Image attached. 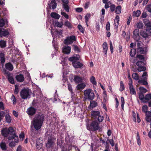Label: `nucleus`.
<instances>
[{
	"instance_id": "nucleus-5",
	"label": "nucleus",
	"mask_w": 151,
	"mask_h": 151,
	"mask_svg": "<svg viewBox=\"0 0 151 151\" xmlns=\"http://www.w3.org/2000/svg\"><path fill=\"white\" fill-rule=\"evenodd\" d=\"M84 94L86 99L93 100L94 99L95 94L93 91L91 89H86L84 91Z\"/></svg>"
},
{
	"instance_id": "nucleus-53",
	"label": "nucleus",
	"mask_w": 151,
	"mask_h": 151,
	"mask_svg": "<svg viewBox=\"0 0 151 151\" xmlns=\"http://www.w3.org/2000/svg\"><path fill=\"white\" fill-rule=\"evenodd\" d=\"M121 107L122 109H124V98L123 97H121Z\"/></svg>"
},
{
	"instance_id": "nucleus-28",
	"label": "nucleus",
	"mask_w": 151,
	"mask_h": 151,
	"mask_svg": "<svg viewBox=\"0 0 151 151\" xmlns=\"http://www.w3.org/2000/svg\"><path fill=\"white\" fill-rule=\"evenodd\" d=\"M103 52L105 55H106L108 50L107 44L106 42H104L102 45Z\"/></svg>"
},
{
	"instance_id": "nucleus-41",
	"label": "nucleus",
	"mask_w": 151,
	"mask_h": 151,
	"mask_svg": "<svg viewBox=\"0 0 151 151\" xmlns=\"http://www.w3.org/2000/svg\"><path fill=\"white\" fill-rule=\"evenodd\" d=\"M90 81L92 84L95 85H96L97 84L95 78L93 76H92L91 77L90 79Z\"/></svg>"
},
{
	"instance_id": "nucleus-55",
	"label": "nucleus",
	"mask_w": 151,
	"mask_h": 151,
	"mask_svg": "<svg viewBox=\"0 0 151 151\" xmlns=\"http://www.w3.org/2000/svg\"><path fill=\"white\" fill-rule=\"evenodd\" d=\"M139 89L140 91L142 93H145L147 92V90L145 88L142 87H140Z\"/></svg>"
},
{
	"instance_id": "nucleus-44",
	"label": "nucleus",
	"mask_w": 151,
	"mask_h": 151,
	"mask_svg": "<svg viewBox=\"0 0 151 151\" xmlns=\"http://www.w3.org/2000/svg\"><path fill=\"white\" fill-rule=\"evenodd\" d=\"M132 78L136 80H138L139 79L138 75L137 73H133L132 75Z\"/></svg>"
},
{
	"instance_id": "nucleus-38",
	"label": "nucleus",
	"mask_w": 151,
	"mask_h": 151,
	"mask_svg": "<svg viewBox=\"0 0 151 151\" xmlns=\"http://www.w3.org/2000/svg\"><path fill=\"white\" fill-rule=\"evenodd\" d=\"M137 42V48H140V47H143L144 44L141 41L139 40Z\"/></svg>"
},
{
	"instance_id": "nucleus-17",
	"label": "nucleus",
	"mask_w": 151,
	"mask_h": 151,
	"mask_svg": "<svg viewBox=\"0 0 151 151\" xmlns=\"http://www.w3.org/2000/svg\"><path fill=\"white\" fill-rule=\"evenodd\" d=\"M49 6L48 7L49 9H51V7L53 9H55L56 8L57 3L55 0H52L51 1V2L50 4H48Z\"/></svg>"
},
{
	"instance_id": "nucleus-10",
	"label": "nucleus",
	"mask_w": 151,
	"mask_h": 151,
	"mask_svg": "<svg viewBox=\"0 0 151 151\" xmlns=\"http://www.w3.org/2000/svg\"><path fill=\"white\" fill-rule=\"evenodd\" d=\"M76 38L75 36L72 35L69 37H67L64 40V43L65 45L71 44L73 42L76 41Z\"/></svg>"
},
{
	"instance_id": "nucleus-3",
	"label": "nucleus",
	"mask_w": 151,
	"mask_h": 151,
	"mask_svg": "<svg viewBox=\"0 0 151 151\" xmlns=\"http://www.w3.org/2000/svg\"><path fill=\"white\" fill-rule=\"evenodd\" d=\"M91 115L92 118L97 119L99 122H102L104 119V116L101 115L100 112L99 111H92Z\"/></svg>"
},
{
	"instance_id": "nucleus-56",
	"label": "nucleus",
	"mask_w": 151,
	"mask_h": 151,
	"mask_svg": "<svg viewBox=\"0 0 151 151\" xmlns=\"http://www.w3.org/2000/svg\"><path fill=\"white\" fill-rule=\"evenodd\" d=\"M5 25V22L3 19H0V27H3Z\"/></svg>"
},
{
	"instance_id": "nucleus-51",
	"label": "nucleus",
	"mask_w": 151,
	"mask_h": 151,
	"mask_svg": "<svg viewBox=\"0 0 151 151\" xmlns=\"http://www.w3.org/2000/svg\"><path fill=\"white\" fill-rule=\"evenodd\" d=\"M11 99L12 101L13 102V104H15L16 103V99L14 94H12V96Z\"/></svg>"
},
{
	"instance_id": "nucleus-20",
	"label": "nucleus",
	"mask_w": 151,
	"mask_h": 151,
	"mask_svg": "<svg viewBox=\"0 0 151 151\" xmlns=\"http://www.w3.org/2000/svg\"><path fill=\"white\" fill-rule=\"evenodd\" d=\"M9 34V32L6 30L0 29V37H2L3 36H6Z\"/></svg>"
},
{
	"instance_id": "nucleus-26",
	"label": "nucleus",
	"mask_w": 151,
	"mask_h": 151,
	"mask_svg": "<svg viewBox=\"0 0 151 151\" xmlns=\"http://www.w3.org/2000/svg\"><path fill=\"white\" fill-rule=\"evenodd\" d=\"M119 17L118 15L116 16L114 20V27L116 29L118 28L119 25Z\"/></svg>"
},
{
	"instance_id": "nucleus-42",
	"label": "nucleus",
	"mask_w": 151,
	"mask_h": 151,
	"mask_svg": "<svg viewBox=\"0 0 151 151\" xmlns=\"http://www.w3.org/2000/svg\"><path fill=\"white\" fill-rule=\"evenodd\" d=\"M139 99L142 101H143L145 99L143 93H139Z\"/></svg>"
},
{
	"instance_id": "nucleus-45",
	"label": "nucleus",
	"mask_w": 151,
	"mask_h": 151,
	"mask_svg": "<svg viewBox=\"0 0 151 151\" xmlns=\"http://www.w3.org/2000/svg\"><path fill=\"white\" fill-rule=\"evenodd\" d=\"M65 24L69 28H71L72 27V25L70 23L68 20H66L65 22Z\"/></svg>"
},
{
	"instance_id": "nucleus-18",
	"label": "nucleus",
	"mask_w": 151,
	"mask_h": 151,
	"mask_svg": "<svg viewBox=\"0 0 151 151\" xmlns=\"http://www.w3.org/2000/svg\"><path fill=\"white\" fill-rule=\"evenodd\" d=\"M0 57L1 64L2 65V68H3L4 64L5 61V58L4 54L1 51L0 52Z\"/></svg>"
},
{
	"instance_id": "nucleus-35",
	"label": "nucleus",
	"mask_w": 151,
	"mask_h": 151,
	"mask_svg": "<svg viewBox=\"0 0 151 151\" xmlns=\"http://www.w3.org/2000/svg\"><path fill=\"white\" fill-rule=\"evenodd\" d=\"M136 51L135 49H132L129 53L130 55L132 57H134L136 54Z\"/></svg>"
},
{
	"instance_id": "nucleus-31",
	"label": "nucleus",
	"mask_w": 151,
	"mask_h": 151,
	"mask_svg": "<svg viewBox=\"0 0 151 151\" xmlns=\"http://www.w3.org/2000/svg\"><path fill=\"white\" fill-rule=\"evenodd\" d=\"M137 27L138 29H143L144 25L142 22H139L136 24Z\"/></svg>"
},
{
	"instance_id": "nucleus-62",
	"label": "nucleus",
	"mask_w": 151,
	"mask_h": 151,
	"mask_svg": "<svg viewBox=\"0 0 151 151\" xmlns=\"http://www.w3.org/2000/svg\"><path fill=\"white\" fill-rule=\"evenodd\" d=\"M68 88L69 91H70L72 94L73 93L71 85L70 84H68Z\"/></svg>"
},
{
	"instance_id": "nucleus-15",
	"label": "nucleus",
	"mask_w": 151,
	"mask_h": 151,
	"mask_svg": "<svg viewBox=\"0 0 151 151\" xmlns=\"http://www.w3.org/2000/svg\"><path fill=\"white\" fill-rule=\"evenodd\" d=\"M5 66V68H3V69H5L7 70H8L9 71H12L14 69L13 66L11 63H6Z\"/></svg>"
},
{
	"instance_id": "nucleus-64",
	"label": "nucleus",
	"mask_w": 151,
	"mask_h": 151,
	"mask_svg": "<svg viewBox=\"0 0 151 151\" xmlns=\"http://www.w3.org/2000/svg\"><path fill=\"white\" fill-rule=\"evenodd\" d=\"M147 9L149 12L151 13V4H148L147 5Z\"/></svg>"
},
{
	"instance_id": "nucleus-16",
	"label": "nucleus",
	"mask_w": 151,
	"mask_h": 151,
	"mask_svg": "<svg viewBox=\"0 0 151 151\" xmlns=\"http://www.w3.org/2000/svg\"><path fill=\"white\" fill-rule=\"evenodd\" d=\"M72 65L75 68H81L83 66V64L79 62L73 61L72 63Z\"/></svg>"
},
{
	"instance_id": "nucleus-13",
	"label": "nucleus",
	"mask_w": 151,
	"mask_h": 151,
	"mask_svg": "<svg viewBox=\"0 0 151 151\" xmlns=\"http://www.w3.org/2000/svg\"><path fill=\"white\" fill-rule=\"evenodd\" d=\"M8 140H11V139H14L15 142L17 143L19 142V139L18 137L15 134V132H13L11 136H9L8 137Z\"/></svg>"
},
{
	"instance_id": "nucleus-63",
	"label": "nucleus",
	"mask_w": 151,
	"mask_h": 151,
	"mask_svg": "<svg viewBox=\"0 0 151 151\" xmlns=\"http://www.w3.org/2000/svg\"><path fill=\"white\" fill-rule=\"evenodd\" d=\"M106 29L109 31L110 30V24L109 22H107L106 24Z\"/></svg>"
},
{
	"instance_id": "nucleus-57",
	"label": "nucleus",
	"mask_w": 151,
	"mask_h": 151,
	"mask_svg": "<svg viewBox=\"0 0 151 151\" xmlns=\"http://www.w3.org/2000/svg\"><path fill=\"white\" fill-rule=\"evenodd\" d=\"M143 62L140 61H138L136 63V65L138 67L143 66Z\"/></svg>"
},
{
	"instance_id": "nucleus-4",
	"label": "nucleus",
	"mask_w": 151,
	"mask_h": 151,
	"mask_svg": "<svg viewBox=\"0 0 151 151\" xmlns=\"http://www.w3.org/2000/svg\"><path fill=\"white\" fill-rule=\"evenodd\" d=\"M31 91L28 88H23L20 92V96L21 98L24 99L30 98Z\"/></svg>"
},
{
	"instance_id": "nucleus-54",
	"label": "nucleus",
	"mask_w": 151,
	"mask_h": 151,
	"mask_svg": "<svg viewBox=\"0 0 151 151\" xmlns=\"http://www.w3.org/2000/svg\"><path fill=\"white\" fill-rule=\"evenodd\" d=\"M139 83L142 84L144 85H147L148 84V83L147 81L144 80H140L139 81Z\"/></svg>"
},
{
	"instance_id": "nucleus-6",
	"label": "nucleus",
	"mask_w": 151,
	"mask_h": 151,
	"mask_svg": "<svg viewBox=\"0 0 151 151\" xmlns=\"http://www.w3.org/2000/svg\"><path fill=\"white\" fill-rule=\"evenodd\" d=\"M15 132V130L12 127H10L8 129H4L1 131L2 134L5 137H7L9 134L11 136L13 132Z\"/></svg>"
},
{
	"instance_id": "nucleus-40",
	"label": "nucleus",
	"mask_w": 151,
	"mask_h": 151,
	"mask_svg": "<svg viewBox=\"0 0 151 151\" xmlns=\"http://www.w3.org/2000/svg\"><path fill=\"white\" fill-rule=\"evenodd\" d=\"M137 143L139 145L141 144V140L139 136V133L138 132L137 133Z\"/></svg>"
},
{
	"instance_id": "nucleus-47",
	"label": "nucleus",
	"mask_w": 151,
	"mask_h": 151,
	"mask_svg": "<svg viewBox=\"0 0 151 151\" xmlns=\"http://www.w3.org/2000/svg\"><path fill=\"white\" fill-rule=\"evenodd\" d=\"M137 70L139 72L145 71L146 70V68L144 66H140L138 67Z\"/></svg>"
},
{
	"instance_id": "nucleus-46",
	"label": "nucleus",
	"mask_w": 151,
	"mask_h": 151,
	"mask_svg": "<svg viewBox=\"0 0 151 151\" xmlns=\"http://www.w3.org/2000/svg\"><path fill=\"white\" fill-rule=\"evenodd\" d=\"M148 107L146 105H145L142 106V111L143 112L146 113L147 111Z\"/></svg>"
},
{
	"instance_id": "nucleus-36",
	"label": "nucleus",
	"mask_w": 151,
	"mask_h": 151,
	"mask_svg": "<svg viewBox=\"0 0 151 151\" xmlns=\"http://www.w3.org/2000/svg\"><path fill=\"white\" fill-rule=\"evenodd\" d=\"M54 24L55 25L59 27H61L63 25V23H60L57 20L54 22Z\"/></svg>"
},
{
	"instance_id": "nucleus-29",
	"label": "nucleus",
	"mask_w": 151,
	"mask_h": 151,
	"mask_svg": "<svg viewBox=\"0 0 151 151\" xmlns=\"http://www.w3.org/2000/svg\"><path fill=\"white\" fill-rule=\"evenodd\" d=\"M86 86V84L84 83H83L78 84L76 88L78 90H82Z\"/></svg>"
},
{
	"instance_id": "nucleus-27",
	"label": "nucleus",
	"mask_w": 151,
	"mask_h": 151,
	"mask_svg": "<svg viewBox=\"0 0 151 151\" xmlns=\"http://www.w3.org/2000/svg\"><path fill=\"white\" fill-rule=\"evenodd\" d=\"M51 17L56 19H59L60 17V16L56 12H52L50 14Z\"/></svg>"
},
{
	"instance_id": "nucleus-21",
	"label": "nucleus",
	"mask_w": 151,
	"mask_h": 151,
	"mask_svg": "<svg viewBox=\"0 0 151 151\" xmlns=\"http://www.w3.org/2000/svg\"><path fill=\"white\" fill-rule=\"evenodd\" d=\"M79 58L80 57L79 55L75 54L72 57H70L68 60L70 61L73 62L79 60Z\"/></svg>"
},
{
	"instance_id": "nucleus-30",
	"label": "nucleus",
	"mask_w": 151,
	"mask_h": 151,
	"mask_svg": "<svg viewBox=\"0 0 151 151\" xmlns=\"http://www.w3.org/2000/svg\"><path fill=\"white\" fill-rule=\"evenodd\" d=\"M150 99H151V94L149 93L146 95L145 97V100H147V101L143 100V102L144 103H146Z\"/></svg>"
},
{
	"instance_id": "nucleus-24",
	"label": "nucleus",
	"mask_w": 151,
	"mask_h": 151,
	"mask_svg": "<svg viewBox=\"0 0 151 151\" xmlns=\"http://www.w3.org/2000/svg\"><path fill=\"white\" fill-rule=\"evenodd\" d=\"M98 105L97 103L95 101L91 100L90 102V104L88 106L89 109L93 108L95 107Z\"/></svg>"
},
{
	"instance_id": "nucleus-14",
	"label": "nucleus",
	"mask_w": 151,
	"mask_h": 151,
	"mask_svg": "<svg viewBox=\"0 0 151 151\" xmlns=\"http://www.w3.org/2000/svg\"><path fill=\"white\" fill-rule=\"evenodd\" d=\"M137 53L140 54H146L147 52V48L146 47L137 48Z\"/></svg>"
},
{
	"instance_id": "nucleus-49",
	"label": "nucleus",
	"mask_w": 151,
	"mask_h": 151,
	"mask_svg": "<svg viewBox=\"0 0 151 151\" xmlns=\"http://www.w3.org/2000/svg\"><path fill=\"white\" fill-rule=\"evenodd\" d=\"M116 9V6L114 4H111L110 6V9L111 12H113Z\"/></svg>"
},
{
	"instance_id": "nucleus-43",
	"label": "nucleus",
	"mask_w": 151,
	"mask_h": 151,
	"mask_svg": "<svg viewBox=\"0 0 151 151\" xmlns=\"http://www.w3.org/2000/svg\"><path fill=\"white\" fill-rule=\"evenodd\" d=\"M140 11L139 10H137L136 12H133V15L137 17H139L141 14Z\"/></svg>"
},
{
	"instance_id": "nucleus-60",
	"label": "nucleus",
	"mask_w": 151,
	"mask_h": 151,
	"mask_svg": "<svg viewBox=\"0 0 151 151\" xmlns=\"http://www.w3.org/2000/svg\"><path fill=\"white\" fill-rule=\"evenodd\" d=\"M136 57L140 60H143L145 59L144 56L141 55H137Z\"/></svg>"
},
{
	"instance_id": "nucleus-1",
	"label": "nucleus",
	"mask_w": 151,
	"mask_h": 151,
	"mask_svg": "<svg viewBox=\"0 0 151 151\" xmlns=\"http://www.w3.org/2000/svg\"><path fill=\"white\" fill-rule=\"evenodd\" d=\"M45 117L44 114L41 113H39L35 115L33 119L32 123L35 129L32 128V127L31 126V129L30 131V134L32 137H35L37 134V131L41 128L44 120Z\"/></svg>"
},
{
	"instance_id": "nucleus-22",
	"label": "nucleus",
	"mask_w": 151,
	"mask_h": 151,
	"mask_svg": "<svg viewBox=\"0 0 151 151\" xmlns=\"http://www.w3.org/2000/svg\"><path fill=\"white\" fill-rule=\"evenodd\" d=\"M15 78L17 81L22 82L24 79V76L22 74H19L16 76Z\"/></svg>"
},
{
	"instance_id": "nucleus-32",
	"label": "nucleus",
	"mask_w": 151,
	"mask_h": 151,
	"mask_svg": "<svg viewBox=\"0 0 151 151\" xmlns=\"http://www.w3.org/2000/svg\"><path fill=\"white\" fill-rule=\"evenodd\" d=\"M5 119L6 122L8 123H10L12 121L11 117L8 114H6L5 115Z\"/></svg>"
},
{
	"instance_id": "nucleus-12",
	"label": "nucleus",
	"mask_w": 151,
	"mask_h": 151,
	"mask_svg": "<svg viewBox=\"0 0 151 151\" xmlns=\"http://www.w3.org/2000/svg\"><path fill=\"white\" fill-rule=\"evenodd\" d=\"M36 109L34 108L31 106L26 111L27 113L29 115L33 116L36 113Z\"/></svg>"
},
{
	"instance_id": "nucleus-34",
	"label": "nucleus",
	"mask_w": 151,
	"mask_h": 151,
	"mask_svg": "<svg viewBox=\"0 0 151 151\" xmlns=\"http://www.w3.org/2000/svg\"><path fill=\"white\" fill-rule=\"evenodd\" d=\"M6 42L4 40H1L0 41V47L1 48H4L6 47Z\"/></svg>"
},
{
	"instance_id": "nucleus-11",
	"label": "nucleus",
	"mask_w": 151,
	"mask_h": 151,
	"mask_svg": "<svg viewBox=\"0 0 151 151\" xmlns=\"http://www.w3.org/2000/svg\"><path fill=\"white\" fill-rule=\"evenodd\" d=\"M139 31V30L138 29H136L133 32V38L137 41H138L140 40Z\"/></svg>"
},
{
	"instance_id": "nucleus-48",
	"label": "nucleus",
	"mask_w": 151,
	"mask_h": 151,
	"mask_svg": "<svg viewBox=\"0 0 151 151\" xmlns=\"http://www.w3.org/2000/svg\"><path fill=\"white\" fill-rule=\"evenodd\" d=\"M0 146L2 150H6V145L4 143H1Z\"/></svg>"
},
{
	"instance_id": "nucleus-19",
	"label": "nucleus",
	"mask_w": 151,
	"mask_h": 151,
	"mask_svg": "<svg viewBox=\"0 0 151 151\" xmlns=\"http://www.w3.org/2000/svg\"><path fill=\"white\" fill-rule=\"evenodd\" d=\"M71 51V47L68 45L64 46L63 48V53L67 54H69Z\"/></svg>"
},
{
	"instance_id": "nucleus-33",
	"label": "nucleus",
	"mask_w": 151,
	"mask_h": 151,
	"mask_svg": "<svg viewBox=\"0 0 151 151\" xmlns=\"http://www.w3.org/2000/svg\"><path fill=\"white\" fill-rule=\"evenodd\" d=\"M121 12V7L119 5L116 6L115 9V13L117 14H120Z\"/></svg>"
},
{
	"instance_id": "nucleus-61",
	"label": "nucleus",
	"mask_w": 151,
	"mask_h": 151,
	"mask_svg": "<svg viewBox=\"0 0 151 151\" xmlns=\"http://www.w3.org/2000/svg\"><path fill=\"white\" fill-rule=\"evenodd\" d=\"M74 50L77 52H80V50L78 46L76 45H74Z\"/></svg>"
},
{
	"instance_id": "nucleus-37",
	"label": "nucleus",
	"mask_w": 151,
	"mask_h": 151,
	"mask_svg": "<svg viewBox=\"0 0 151 151\" xmlns=\"http://www.w3.org/2000/svg\"><path fill=\"white\" fill-rule=\"evenodd\" d=\"M63 7L66 12H69V7L67 4H63Z\"/></svg>"
},
{
	"instance_id": "nucleus-23",
	"label": "nucleus",
	"mask_w": 151,
	"mask_h": 151,
	"mask_svg": "<svg viewBox=\"0 0 151 151\" xmlns=\"http://www.w3.org/2000/svg\"><path fill=\"white\" fill-rule=\"evenodd\" d=\"M83 78L82 77H80L78 76H74V81L76 83H79L82 82Z\"/></svg>"
},
{
	"instance_id": "nucleus-7",
	"label": "nucleus",
	"mask_w": 151,
	"mask_h": 151,
	"mask_svg": "<svg viewBox=\"0 0 151 151\" xmlns=\"http://www.w3.org/2000/svg\"><path fill=\"white\" fill-rule=\"evenodd\" d=\"M2 71L4 74L6 75L7 78L10 83L12 84H14V81L13 74L5 69H3Z\"/></svg>"
},
{
	"instance_id": "nucleus-9",
	"label": "nucleus",
	"mask_w": 151,
	"mask_h": 151,
	"mask_svg": "<svg viewBox=\"0 0 151 151\" xmlns=\"http://www.w3.org/2000/svg\"><path fill=\"white\" fill-rule=\"evenodd\" d=\"M55 139L52 136L48 137L46 143V147L47 148H52L55 144Z\"/></svg>"
},
{
	"instance_id": "nucleus-50",
	"label": "nucleus",
	"mask_w": 151,
	"mask_h": 151,
	"mask_svg": "<svg viewBox=\"0 0 151 151\" xmlns=\"http://www.w3.org/2000/svg\"><path fill=\"white\" fill-rule=\"evenodd\" d=\"M90 17L91 14H87L85 17V22H88Z\"/></svg>"
},
{
	"instance_id": "nucleus-52",
	"label": "nucleus",
	"mask_w": 151,
	"mask_h": 151,
	"mask_svg": "<svg viewBox=\"0 0 151 151\" xmlns=\"http://www.w3.org/2000/svg\"><path fill=\"white\" fill-rule=\"evenodd\" d=\"M5 114L4 112L3 111H0V122L4 117Z\"/></svg>"
},
{
	"instance_id": "nucleus-8",
	"label": "nucleus",
	"mask_w": 151,
	"mask_h": 151,
	"mask_svg": "<svg viewBox=\"0 0 151 151\" xmlns=\"http://www.w3.org/2000/svg\"><path fill=\"white\" fill-rule=\"evenodd\" d=\"M140 35L145 40L148 39L149 36H151V32L147 29L142 30L140 32Z\"/></svg>"
},
{
	"instance_id": "nucleus-2",
	"label": "nucleus",
	"mask_w": 151,
	"mask_h": 151,
	"mask_svg": "<svg viewBox=\"0 0 151 151\" xmlns=\"http://www.w3.org/2000/svg\"><path fill=\"white\" fill-rule=\"evenodd\" d=\"M88 130L93 132L96 131L100 129L99 123L96 121H93L90 124L86 125Z\"/></svg>"
},
{
	"instance_id": "nucleus-39",
	"label": "nucleus",
	"mask_w": 151,
	"mask_h": 151,
	"mask_svg": "<svg viewBox=\"0 0 151 151\" xmlns=\"http://www.w3.org/2000/svg\"><path fill=\"white\" fill-rule=\"evenodd\" d=\"M125 88L124 84L122 81L120 82V87L119 90L121 91H122L124 90Z\"/></svg>"
},
{
	"instance_id": "nucleus-25",
	"label": "nucleus",
	"mask_w": 151,
	"mask_h": 151,
	"mask_svg": "<svg viewBox=\"0 0 151 151\" xmlns=\"http://www.w3.org/2000/svg\"><path fill=\"white\" fill-rule=\"evenodd\" d=\"M130 93L132 94H136V92L135 89L133 88V86L131 83H129Z\"/></svg>"
},
{
	"instance_id": "nucleus-59",
	"label": "nucleus",
	"mask_w": 151,
	"mask_h": 151,
	"mask_svg": "<svg viewBox=\"0 0 151 151\" xmlns=\"http://www.w3.org/2000/svg\"><path fill=\"white\" fill-rule=\"evenodd\" d=\"M57 145L59 146L60 148H62L63 147V146L62 145V142L61 141H58L57 142Z\"/></svg>"
},
{
	"instance_id": "nucleus-58",
	"label": "nucleus",
	"mask_w": 151,
	"mask_h": 151,
	"mask_svg": "<svg viewBox=\"0 0 151 151\" xmlns=\"http://www.w3.org/2000/svg\"><path fill=\"white\" fill-rule=\"evenodd\" d=\"M78 28L81 32L84 33V29L81 25L80 24L78 25Z\"/></svg>"
}]
</instances>
